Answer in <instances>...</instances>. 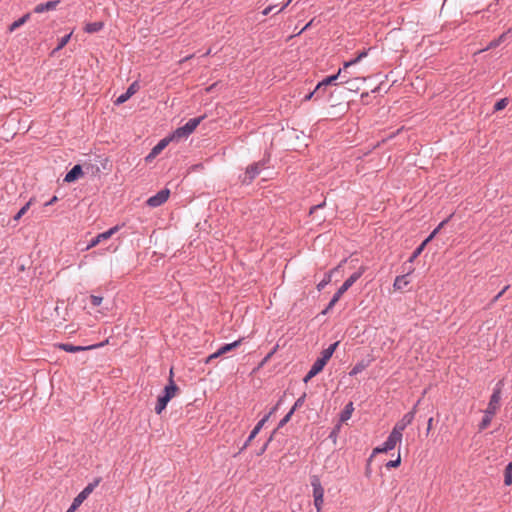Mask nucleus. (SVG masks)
<instances>
[{
	"mask_svg": "<svg viewBox=\"0 0 512 512\" xmlns=\"http://www.w3.org/2000/svg\"><path fill=\"white\" fill-rule=\"evenodd\" d=\"M366 364L363 362L357 363L350 371V376H355L358 373L362 372L366 368Z\"/></svg>",
	"mask_w": 512,
	"mask_h": 512,
	"instance_id": "32",
	"label": "nucleus"
},
{
	"mask_svg": "<svg viewBox=\"0 0 512 512\" xmlns=\"http://www.w3.org/2000/svg\"><path fill=\"white\" fill-rule=\"evenodd\" d=\"M30 204H31V202H30V201H29V202H27V203H26V204H25V205H24V206H23V207H22V208H21V209L16 213V215L13 217V219H14L15 221H18V220H19V219H20V218H21V217H22V216L27 212V210H28V209H29V207H30Z\"/></svg>",
	"mask_w": 512,
	"mask_h": 512,
	"instance_id": "34",
	"label": "nucleus"
},
{
	"mask_svg": "<svg viewBox=\"0 0 512 512\" xmlns=\"http://www.w3.org/2000/svg\"><path fill=\"white\" fill-rule=\"evenodd\" d=\"M272 438H273V434L269 437V439H268V440H267V442L263 445V447H261V449H260V451H259L258 455H261V454H263V453L265 452V450L267 449V447H268L269 443L271 442Z\"/></svg>",
	"mask_w": 512,
	"mask_h": 512,
	"instance_id": "43",
	"label": "nucleus"
},
{
	"mask_svg": "<svg viewBox=\"0 0 512 512\" xmlns=\"http://www.w3.org/2000/svg\"><path fill=\"white\" fill-rule=\"evenodd\" d=\"M77 508L78 506L72 502L71 506L67 509L66 512H75Z\"/></svg>",
	"mask_w": 512,
	"mask_h": 512,
	"instance_id": "52",
	"label": "nucleus"
},
{
	"mask_svg": "<svg viewBox=\"0 0 512 512\" xmlns=\"http://www.w3.org/2000/svg\"><path fill=\"white\" fill-rule=\"evenodd\" d=\"M205 116H199L189 119L183 126L177 128L171 135V139L186 138L192 134L197 126L203 121Z\"/></svg>",
	"mask_w": 512,
	"mask_h": 512,
	"instance_id": "3",
	"label": "nucleus"
},
{
	"mask_svg": "<svg viewBox=\"0 0 512 512\" xmlns=\"http://www.w3.org/2000/svg\"><path fill=\"white\" fill-rule=\"evenodd\" d=\"M420 403V400L417 401V403L413 406V408L411 409V411H414V415L416 414L417 412V406L418 404Z\"/></svg>",
	"mask_w": 512,
	"mask_h": 512,
	"instance_id": "55",
	"label": "nucleus"
},
{
	"mask_svg": "<svg viewBox=\"0 0 512 512\" xmlns=\"http://www.w3.org/2000/svg\"><path fill=\"white\" fill-rule=\"evenodd\" d=\"M325 365H326L325 360L318 358L313 363V365L311 366L309 371H311V374L313 373V374L317 375L318 373H320L323 370Z\"/></svg>",
	"mask_w": 512,
	"mask_h": 512,
	"instance_id": "28",
	"label": "nucleus"
},
{
	"mask_svg": "<svg viewBox=\"0 0 512 512\" xmlns=\"http://www.w3.org/2000/svg\"><path fill=\"white\" fill-rule=\"evenodd\" d=\"M504 483L509 486L512 484V462H509L504 471Z\"/></svg>",
	"mask_w": 512,
	"mask_h": 512,
	"instance_id": "30",
	"label": "nucleus"
},
{
	"mask_svg": "<svg viewBox=\"0 0 512 512\" xmlns=\"http://www.w3.org/2000/svg\"><path fill=\"white\" fill-rule=\"evenodd\" d=\"M504 383L502 380L498 381L493 389L487 408L484 410V416L479 423V430L486 429L492 421L493 416L496 414L500 407L501 394Z\"/></svg>",
	"mask_w": 512,
	"mask_h": 512,
	"instance_id": "1",
	"label": "nucleus"
},
{
	"mask_svg": "<svg viewBox=\"0 0 512 512\" xmlns=\"http://www.w3.org/2000/svg\"><path fill=\"white\" fill-rule=\"evenodd\" d=\"M438 229H434L431 234L423 241L424 245H427L437 234H438Z\"/></svg>",
	"mask_w": 512,
	"mask_h": 512,
	"instance_id": "41",
	"label": "nucleus"
},
{
	"mask_svg": "<svg viewBox=\"0 0 512 512\" xmlns=\"http://www.w3.org/2000/svg\"><path fill=\"white\" fill-rule=\"evenodd\" d=\"M30 19V14L26 13L22 17H20L18 20L14 21L12 24H10L8 30L9 32H13L22 25H24L28 20Z\"/></svg>",
	"mask_w": 512,
	"mask_h": 512,
	"instance_id": "24",
	"label": "nucleus"
},
{
	"mask_svg": "<svg viewBox=\"0 0 512 512\" xmlns=\"http://www.w3.org/2000/svg\"><path fill=\"white\" fill-rule=\"evenodd\" d=\"M365 271L366 267L364 266H361L357 271H355L338 289L340 293L344 294L364 274Z\"/></svg>",
	"mask_w": 512,
	"mask_h": 512,
	"instance_id": "10",
	"label": "nucleus"
},
{
	"mask_svg": "<svg viewBox=\"0 0 512 512\" xmlns=\"http://www.w3.org/2000/svg\"><path fill=\"white\" fill-rule=\"evenodd\" d=\"M314 96L316 97V99H317V98L322 97L321 93H320L318 90H316V88H315L312 92L308 93V94L304 97V101H309V100H311Z\"/></svg>",
	"mask_w": 512,
	"mask_h": 512,
	"instance_id": "39",
	"label": "nucleus"
},
{
	"mask_svg": "<svg viewBox=\"0 0 512 512\" xmlns=\"http://www.w3.org/2000/svg\"><path fill=\"white\" fill-rule=\"evenodd\" d=\"M403 271H405L406 274L397 276L395 278L393 287L396 290H401V289H403L405 286H407L409 284V280L407 279V277H408V275H410L414 271V268L411 265L406 267V263H405Z\"/></svg>",
	"mask_w": 512,
	"mask_h": 512,
	"instance_id": "12",
	"label": "nucleus"
},
{
	"mask_svg": "<svg viewBox=\"0 0 512 512\" xmlns=\"http://www.w3.org/2000/svg\"><path fill=\"white\" fill-rule=\"evenodd\" d=\"M178 391V386L172 379V375L169 379V384L164 387L163 394L158 396L157 403L155 405L156 414H161L166 408L168 402L175 396Z\"/></svg>",
	"mask_w": 512,
	"mask_h": 512,
	"instance_id": "2",
	"label": "nucleus"
},
{
	"mask_svg": "<svg viewBox=\"0 0 512 512\" xmlns=\"http://www.w3.org/2000/svg\"><path fill=\"white\" fill-rule=\"evenodd\" d=\"M510 31H507V32H504L502 33L498 38L492 40L488 46L486 47V49H492V48H496L498 47L501 43H503L506 39H507V36L509 34Z\"/></svg>",
	"mask_w": 512,
	"mask_h": 512,
	"instance_id": "26",
	"label": "nucleus"
},
{
	"mask_svg": "<svg viewBox=\"0 0 512 512\" xmlns=\"http://www.w3.org/2000/svg\"><path fill=\"white\" fill-rule=\"evenodd\" d=\"M448 221H449V218L443 220L442 222L439 223V225L436 227V229H438V231H440L447 224Z\"/></svg>",
	"mask_w": 512,
	"mask_h": 512,
	"instance_id": "49",
	"label": "nucleus"
},
{
	"mask_svg": "<svg viewBox=\"0 0 512 512\" xmlns=\"http://www.w3.org/2000/svg\"><path fill=\"white\" fill-rule=\"evenodd\" d=\"M220 355H215V353L211 354L208 358H207V362L211 361L212 359H216L217 357H219Z\"/></svg>",
	"mask_w": 512,
	"mask_h": 512,
	"instance_id": "54",
	"label": "nucleus"
},
{
	"mask_svg": "<svg viewBox=\"0 0 512 512\" xmlns=\"http://www.w3.org/2000/svg\"><path fill=\"white\" fill-rule=\"evenodd\" d=\"M56 201H57V197L54 196L48 202L45 203V206H50V205L54 204Z\"/></svg>",
	"mask_w": 512,
	"mask_h": 512,
	"instance_id": "51",
	"label": "nucleus"
},
{
	"mask_svg": "<svg viewBox=\"0 0 512 512\" xmlns=\"http://www.w3.org/2000/svg\"><path fill=\"white\" fill-rule=\"evenodd\" d=\"M414 420V411H409L403 415V417L395 424L392 429V432L399 435L401 438L403 437L402 432L405 428L410 425Z\"/></svg>",
	"mask_w": 512,
	"mask_h": 512,
	"instance_id": "7",
	"label": "nucleus"
},
{
	"mask_svg": "<svg viewBox=\"0 0 512 512\" xmlns=\"http://www.w3.org/2000/svg\"><path fill=\"white\" fill-rule=\"evenodd\" d=\"M278 346H276L270 353H268L265 358L263 359L261 365H263L264 363H266L270 358L271 356L275 353L276 349H277Z\"/></svg>",
	"mask_w": 512,
	"mask_h": 512,
	"instance_id": "46",
	"label": "nucleus"
},
{
	"mask_svg": "<svg viewBox=\"0 0 512 512\" xmlns=\"http://www.w3.org/2000/svg\"><path fill=\"white\" fill-rule=\"evenodd\" d=\"M432 422H433V418L431 417V418H429L428 423H427L428 424L427 425V432H429L431 430Z\"/></svg>",
	"mask_w": 512,
	"mask_h": 512,
	"instance_id": "53",
	"label": "nucleus"
},
{
	"mask_svg": "<svg viewBox=\"0 0 512 512\" xmlns=\"http://www.w3.org/2000/svg\"><path fill=\"white\" fill-rule=\"evenodd\" d=\"M93 347L94 346H88V347L76 346V345H72L70 343H62L59 345L60 349L64 350L65 352H69V353H76V352L84 351L87 349H92Z\"/></svg>",
	"mask_w": 512,
	"mask_h": 512,
	"instance_id": "19",
	"label": "nucleus"
},
{
	"mask_svg": "<svg viewBox=\"0 0 512 512\" xmlns=\"http://www.w3.org/2000/svg\"><path fill=\"white\" fill-rule=\"evenodd\" d=\"M102 22H90L85 25L84 31L86 33H96L103 28Z\"/></svg>",
	"mask_w": 512,
	"mask_h": 512,
	"instance_id": "25",
	"label": "nucleus"
},
{
	"mask_svg": "<svg viewBox=\"0 0 512 512\" xmlns=\"http://www.w3.org/2000/svg\"><path fill=\"white\" fill-rule=\"evenodd\" d=\"M269 420V415H265L253 428V430L250 432V435L246 439V441L243 443L242 447L240 448L239 452H242L245 450L250 442L257 436V434L260 432V430L263 428L265 423Z\"/></svg>",
	"mask_w": 512,
	"mask_h": 512,
	"instance_id": "11",
	"label": "nucleus"
},
{
	"mask_svg": "<svg viewBox=\"0 0 512 512\" xmlns=\"http://www.w3.org/2000/svg\"><path fill=\"white\" fill-rule=\"evenodd\" d=\"M266 162L259 161L249 165L246 168L245 176L242 180L243 184L249 185L260 174L261 170L265 168Z\"/></svg>",
	"mask_w": 512,
	"mask_h": 512,
	"instance_id": "6",
	"label": "nucleus"
},
{
	"mask_svg": "<svg viewBox=\"0 0 512 512\" xmlns=\"http://www.w3.org/2000/svg\"><path fill=\"white\" fill-rule=\"evenodd\" d=\"M242 342V339L236 340L232 343L224 344L216 352L215 355H223L237 348Z\"/></svg>",
	"mask_w": 512,
	"mask_h": 512,
	"instance_id": "20",
	"label": "nucleus"
},
{
	"mask_svg": "<svg viewBox=\"0 0 512 512\" xmlns=\"http://www.w3.org/2000/svg\"><path fill=\"white\" fill-rule=\"evenodd\" d=\"M280 404H281V399L277 402V404L266 415H269V418H270L271 415L274 414L278 410Z\"/></svg>",
	"mask_w": 512,
	"mask_h": 512,
	"instance_id": "44",
	"label": "nucleus"
},
{
	"mask_svg": "<svg viewBox=\"0 0 512 512\" xmlns=\"http://www.w3.org/2000/svg\"><path fill=\"white\" fill-rule=\"evenodd\" d=\"M316 375L315 374H311V371H308V373L305 375V377L303 378V381L305 383H307L308 381H310L313 377H315Z\"/></svg>",
	"mask_w": 512,
	"mask_h": 512,
	"instance_id": "48",
	"label": "nucleus"
},
{
	"mask_svg": "<svg viewBox=\"0 0 512 512\" xmlns=\"http://www.w3.org/2000/svg\"><path fill=\"white\" fill-rule=\"evenodd\" d=\"M100 478L95 479L92 483H89L74 499L73 503L78 507L88 498L93 490L99 485Z\"/></svg>",
	"mask_w": 512,
	"mask_h": 512,
	"instance_id": "8",
	"label": "nucleus"
},
{
	"mask_svg": "<svg viewBox=\"0 0 512 512\" xmlns=\"http://www.w3.org/2000/svg\"><path fill=\"white\" fill-rule=\"evenodd\" d=\"M340 266L341 264L324 275L323 279L317 284L318 291L323 290L325 286L331 282L333 273L337 271Z\"/></svg>",
	"mask_w": 512,
	"mask_h": 512,
	"instance_id": "21",
	"label": "nucleus"
},
{
	"mask_svg": "<svg viewBox=\"0 0 512 512\" xmlns=\"http://www.w3.org/2000/svg\"><path fill=\"white\" fill-rule=\"evenodd\" d=\"M427 245H424V243L422 242L415 250L414 252L411 254V256L409 257L408 261L406 262V265L407 264H412L416 258L423 252V250L425 249Z\"/></svg>",
	"mask_w": 512,
	"mask_h": 512,
	"instance_id": "29",
	"label": "nucleus"
},
{
	"mask_svg": "<svg viewBox=\"0 0 512 512\" xmlns=\"http://www.w3.org/2000/svg\"><path fill=\"white\" fill-rule=\"evenodd\" d=\"M305 399H306V393H303L294 403V405L292 406V408L290 410H293V413L300 407H302V405L304 404L305 402Z\"/></svg>",
	"mask_w": 512,
	"mask_h": 512,
	"instance_id": "33",
	"label": "nucleus"
},
{
	"mask_svg": "<svg viewBox=\"0 0 512 512\" xmlns=\"http://www.w3.org/2000/svg\"><path fill=\"white\" fill-rule=\"evenodd\" d=\"M341 71H342V69H339L337 74L330 75V76L324 78L322 81H320L316 85V90H318L321 93V95H323L326 87L331 84H334L335 81L339 78Z\"/></svg>",
	"mask_w": 512,
	"mask_h": 512,
	"instance_id": "15",
	"label": "nucleus"
},
{
	"mask_svg": "<svg viewBox=\"0 0 512 512\" xmlns=\"http://www.w3.org/2000/svg\"><path fill=\"white\" fill-rule=\"evenodd\" d=\"M103 301V298L98 295H91L90 296V302L93 306L97 307L99 306Z\"/></svg>",
	"mask_w": 512,
	"mask_h": 512,
	"instance_id": "40",
	"label": "nucleus"
},
{
	"mask_svg": "<svg viewBox=\"0 0 512 512\" xmlns=\"http://www.w3.org/2000/svg\"><path fill=\"white\" fill-rule=\"evenodd\" d=\"M59 3H60L59 0H52V1H48L46 3H40L35 6L34 12L40 14V13H43L46 11L54 10V9H56V7L58 6Z\"/></svg>",
	"mask_w": 512,
	"mask_h": 512,
	"instance_id": "18",
	"label": "nucleus"
},
{
	"mask_svg": "<svg viewBox=\"0 0 512 512\" xmlns=\"http://www.w3.org/2000/svg\"><path fill=\"white\" fill-rule=\"evenodd\" d=\"M71 35H72V32L69 33V34H66L64 35L63 37H61L59 39V42H58V49H62L65 47V45L69 42L70 38H71Z\"/></svg>",
	"mask_w": 512,
	"mask_h": 512,
	"instance_id": "37",
	"label": "nucleus"
},
{
	"mask_svg": "<svg viewBox=\"0 0 512 512\" xmlns=\"http://www.w3.org/2000/svg\"><path fill=\"white\" fill-rule=\"evenodd\" d=\"M371 461L368 460V464L370 463ZM366 475L369 476L370 475V468H369V465L367 466V469H366Z\"/></svg>",
	"mask_w": 512,
	"mask_h": 512,
	"instance_id": "57",
	"label": "nucleus"
},
{
	"mask_svg": "<svg viewBox=\"0 0 512 512\" xmlns=\"http://www.w3.org/2000/svg\"><path fill=\"white\" fill-rule=\"evenodd\" d=\"M401 463V457H400V454H398L397 458L395 460H390L386 463V468L388 469H391V468H396L400 465Z\"/></svg>",
	"mask_w": 512,
	"mask_h": 512,
	"instance_id": "38",
	"label": "nucleus"
},
{
	"mask_svg": "<svg viewBox=\"0 0 512 512\" xmlns=\"http://www.w3.org/2000/svg\"><path fill=\"white\" fill-rule=\"evenodd\" d=\"M353 411H354L353 403L349 402L348 404H346V406L340 413V421L346 422L347 420H349L351 418Z\"/></svg>",
	"mask_w": 512,
	"mask_h": 512,
	"instance_id": "23",
	"label": "nucleus"
},
{
	"mask_svg": "<svg viewBox=\"0 0 512 512\" xmlns=\"http://www.w3.org/2000/svg\"><path fill=\"white\" fill-rule=\"evenodd\" d=\"M509 288V286H505L493 299V301H497L504 293L505 291Z\"/></svg>",
	"mask_w": 512,
	"mask_h": 512,
	"instance_id": "47",
	"label": "nucleus"
},
{
	"mask_svg": "<svg viewBox=\"0 0 512 512\" xmlns=\"http://www.w3.org/2000/svg\"><path fill=\"white\" fill-rule=\"evenodd\" d=\"M171 137L169 138H163L161 139L150 151V153L147 155L146 160H150L155 158L158 154L161 153V151L169 144L171 141Z\"/></svg>",
	"mask_w": 512,
	"mask_h": 512,
	"instance_id": "16",
	"label": "nucleus"
},
{
	"mask_svg": "<svg viewBox=\"0 0 512 512\" xmlns=\"http://www.w3.org/2000/svg\"><path fill=\"white\" fill-rule=\"evenodd\" d=\"M169 194L170 191L168 189H162L159 192H157L154 196L148 198L146 204L149 207L153 208L159 207L167 201Z\"/></svg>",
	"mask_w": 512,
	"mask_h": 512,
	"instance_id": "9",
	"label": "nucleus"
},
{
	"mask_svg": "<svg viewBox=\"0 0 512 512\" xmlns=\"http://www.w3.org/2000/svg\"><path fill=\"white\" fill-rule=\"evenodd\" d=\"M311 486L313 488L314 506L317 512H321L324 497V488L322 487L320 478L317 475L311 477Z\"/></svg>",
	"mask_w": 512,
	"mask_h": 512,
	"instance_id": "4",
	"label": "nucleus"
},
{
	"mask_svg": "<svg viewBox=\"0 0 512 512\" xmlns=\"http://www.w3.org/2000/svg\"><path fill=\"white\" fill-rule=\"evenodd\" d=\"M83 175V170L81 165L77 164L72 167L70 171H68L64 177V181L67 183H71L76 181L80 176Z\"/></svg>",
	"mask_w": 512,
	"mask_h": 512,
	"instance_id": "17",
	"label": "nucleus"
},
{
	"mask_svg": "<svg viewBox=\"0 0 512 512\" xmlns=\"http://www.w3.org/2000/svg\"><path fill=\"white\" fill-rule=\"evenodd\" d=\"M402 438L395 434L394 432H390L387 439L384 441V443L381 446H378L374 448L372 455L369 457V461L372 460L373 456L378 453H387L395 448L397 443H400Z\"/></svg>",
	"mask_w": 512,
	"mask_h": 512,
	"instance_id": "5",
	"label": "nucleus"
},
{
	"mask_svg": "<svg viewBox=\"0 0 512 512\" xmlns=\"http://www.w3.org/2000/svg\"><path fill=\"white\" fill-rule=\"evenodd\" d=\"M367 54H368V51H366V50L360 52L356 58L344 63V69L357 64L361 59L366 57Z\"/></svg>",
	"mask_w": 512,
	"mask_h": 512,
	"instance_id": "31",
	"label": "nucleus"
},
{
	"mask_svg": "<svg viewBox=\"0 0 512 512\" xmlns=\"http://www.w3.org/2000/svg\"><path fill=\"white\" fill-rule=\"evenodd\" d=\"M508 104V99L507 98H503V99H500L499 101H497L494 105V110L495 111H500L502 109H504Z\"/></svg>",
	"mask_w": 512,
	"mask_h": 512,
	"instance_id": "36",
	"label": "nucleus"
},
{
	"mask_svg": "<svg viewBox=\"0 0 512 512\" xmlns=\"http://www.w3.org/2000/svg\"><path fill=\"white\" fill-rule=\"evenodd\" d=\"M342 295H343V293H340V291L337 290V292L333 295V297L329 301L327 307L322 311V314L328 313V311H330L335 306V304L340 300Z\"/></svg>",
	"mask_w": 512,
	"mask_h": 512,
	"instance_id": "27",
	"label": "nucleus"
},
{
	"mask_svg": "<svg viewBox=\"0 0 512 512\" xmlns=\"http://www.w3.org/2000/svg\"><path fill=\"white\" fill-rule=\"evenodd\" d=\"M339 345V342H335L331 345H329V347H327L326 349H324L322 352H321V357L320 359H324L325 360V363L328 362V360L332 357L333 353L335 352L337 346Z\"/></svg>",
	"mask_w": 512,
	"mask_h": 512,
	"instance_id": "22",
	"label": "nucleus"
},
{
	"mask_svg": "<svg viewBox=\"0 0 512 512\" xmlns=\"http://www.w3.org/2000/svg\"><path fill=\"white\" fill-rule=\"evenodd\" d=\"M293 410H290L281 420L280 422L278 423V426H277V429L279 428H282L283 426H285L291 419L292 415H293Z\"/></svg>",
	"mask_w": 512,
	"mask_h": 512,
	"instance_id": "35",
	"label": "nucleus"
},
{
	"mask_svg": "<svg viewBox=\"0 0 512 512\" xmlns=\"http://www.w3.org/2000/svg\"><path fill=\"white\" fill-rule=\"evenodd\" d=\"M291 2L292 0H287L276 13L283 11Z\"/></svg>",
	"mask_w": 512,
	"mask_h": 512,
	"instance_id": "50",
	"label": "nucleus"
},
{
	"mask_svg": "<svg viewBox=\"0 0 512 512\" xmlns=\"http://www.w3.org/2000/svg\"><path fill=\"white\" fill-rule=\"evenodd\" d=\"M140 88L139 82L134 81L130 84V86L127 88L126 92L121 94L117 97L115 100L116 105H120L125 103L130 97H132Z\"/></svg>",
	"mask_w": 512,
	"mask_h": 512,
	"instance_id": "13",
	"label": "nucleus"
},
{
	"mask_svg": "<svg viewBox=\"0 0 512 512\" xmlns=\"http://www.w3.org/2000/svg\"><path fill=\"white\" fill-rule=\"evenodd\" d=\"M275 7H276V6H274V5H270V6L266 7V8L262 11V14H263L264 16H266V15L270 14V13L274 10V8H275Z\"/></svg>",
	"mask_w": 512,
	"mask_h": 512,
	"instance_id": "45",
	"label": "nucleus"
},
{
	"mask_svg": "<svg viewBox=\"0 0 512 512\" xmlns=\"http://www.w3.org/2000/svg\"><path fill=\"white\" fill-rule=\"evenodd\" d=\"M325 204H326L325 201H323L320 204L313 205L312 207H310L309 214H313L316 210L323 208L325 206Z\"/></svg>",
	"mask_w": 512,
	"mask_h": 512,
	"instance_id": "42",
	"label": "nucleus"
},
{
	"mask_svg": "<svg viewBox=\"0 0 512 512\" xmlns=\"http://www.w3.org/2000/svg\"><path fill=\"white\" fill-rule=\"evenodd\" d=\"M61 49H58V45L52 50L51 52V55H55L58 51H60Z\"/></svg>",
	"mask_w": 512,
	"mask_h": 512,
	"instance_id": "56",
	"label": "nucleus"
},
{
	"mask_svg": "<svg viewBox=\"0 0 512 512\" xmlns=\"http://www.w3.org/2000/svg\"><path fill=\"white\" fill-rule=\"evenodd\" d=\"M119 230L118 226H114L109 230L98 234L96 237L92 238L87 248H92L99 244L101 241L109 239L113 234H115Z\"/></svg>",
	"mask_w": 512,
	"mask_h": 512,
	"instance_id": "14",
	"label": "nucleus"
}]
</instances>
